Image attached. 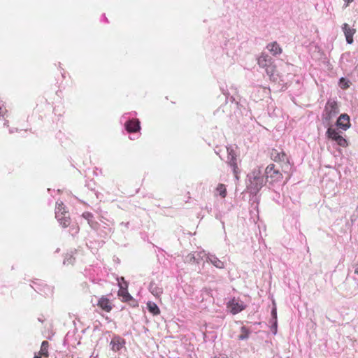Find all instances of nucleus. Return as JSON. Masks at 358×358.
I'll return each instance as SVG.
<instances>
[{"label":"nucleus","mask_w":358,"mask_h":358,"mask_svg":"<svg viewBox=\"0 0 358 358\" xmlns=\"http://www.w3.org/2000/svg\"><path fill=\"white\" fill-rule=\"evenodd\" d=\"M247 178V189L252 194H257L266 183L259 166L254 168L248 174Z\"/></svg>","instance_id":"nucleus-1"},{"label":"nucleus","mask_w":358,"mask_h":358,"mask_svg":"<svg viewBox=\"0 0 358 358\" xmlns=\"http://www.w3.org/2000/svg\"><path fill=\"white\" fill-rule=\"evenodd\" d=\"M339 113L337 102L334 99L327 101L322 114V120L327 126L329 125V122Z\"/></svg>","instance_id":"nucleus-2"},{"label":"nucleus","mask_w":358,"mask_h":358,"mask_svg":"<svg viewBox=\"0 0 358 358\" xmlns=\"http://www.w3.org/2000/svg\"><path fill=\"white\" fill-rule=\"evenodd\" d=\"M55 217L63 227H66L70 224L69 213L65 210V207L62 201L57 202Z\"/></svg>","instance_id":"nucleus-3"},{"label":"nucleus","mask_w":358,"mask_h":358,"mask_svg":"<svg viewBox=\"0 0 358 358\" xmlns=\"http://www.w3.org/2000/svg\"><path fill=\"white\" fill-rule=\"evenodd\" d=\"M326 136L329 139L335 141L339 146L346 148L348 145L347 140L339 134L336 129L331 126L327 128Z\"/></svg>","instance_id":"nucleus-4"},{"label":"nucleus","mask_w":358,"mask_h":358,"mask_svg":"<svg viewBox=\"0 0 358 358\" xmlns=\"http://www.w3.org/2000/svg\"><path fill=\"white\" fill-rule=\"evenodd\" d=\"M198 256H199L201 259L205 258L207 262L210 263L217 268L223 269L225 267L224 262L217 257L215 255L207 253L204 250H202L198 253Z\"/></svg>","instance_id":"nucleus-5"},{"label":"nucleus","mask_w":358,"mask_h":358,"mask_svg":"<svg viewBox=\"0 0 358 358\" xmlns=\"http://www.w3.org/2000/svg\"><path fill=\"white\" fill-rule=\"evenodd\" d=\"M227 162L232 168L233 173L236 180H238L239 169L237 164L236 155L232 148H227Z\"/></svg>","instance_id":"nucleus-6"},{"label":"nucleus","mask_w":358,"mask_h":358,"mask_svg":"<svg viewBox=\"0 0 358 358\" xmlns=\"http://www.w3.org/2000/svg\"><path fill=\"white\" fill-rule=\"evenodd\" d=\"M265 174L267 180H270V182L273 183L280 180L282 178V173L279 170L275 169L274 164H269L265 170Z\"/></svg>","instance_id":"nucleus-7"},{"label":"nucleus","mask_w":358,"mask_h":358,"mask_svg":"<svg viewBox=\"0 0 358 358\" xmlns=\"http://www.w3.org/2000/svg\"><path fill=\"white\" fill-rule=\"evenodd\" d=\"M244 303L239 299H233L227 303V308L230 312L235 315L245 309Z\"/></svg>","instance_id":"nucleus-8"},{"label":"nucleus","mask_w":358,"mask_h":358,"mask_svg":"<svg viewBox=\"0 0 358 358\" xmlns=\"http://www.w3.org/2000/svg\"><path fill=\"white\" fill-rule=\"evenodd\" d=\"M336 125L344 131L349 129L350 127L349 115L345 113L341 114L336 121Z\"/></svg>","instance_id":"nucleus-9"},{"label":"nucleus","mask_w":358,"mask_h":358,"mask_svg":"<svg viewBox=\"0 0 358 358\" xmlns=\"http://www.w3.org/2000/svg\"><path fill=\"white\" fill-rule=\"evenodd\" d=\"M342 30L345 34L347 43L348 44H352L353 43V36L355 34L356 30L351 28L347 23H344L342 25Z\"/></svg>","instance_id":"nucleus-10"},{"label":"nucleus","mask_w":358,"mask_h":358,"mask_svg":"<svg viewBox=\"0 0 358 358\" xmlns=\"http://www.w3.org/2000/svg\"><path fill=\"white\" fill-rule=\"evenodd\" d=\"M124 127L126 130L129 132H136L140 130V122L137 119H132L125 122Z\"/></svg>","instance_id":"nucleus-11"},{"label":"nucleus","mask_w":358,"mask_h":358,"mask_svg":"<svg viewBox=\"0 0 358 358\" xmlns=\"http://www.w3.org/2000/svg\"><path fill=\"white\" fill-rule=\"evenodd\" d=\"M271 159L275 162H283L289 163L288 157L286 154L282 151L278 150H273L271 153Z\"/></svg>","instance_id":"nucleus-12"},{"label":"nucleus","mask_w":358,"mask_h":358,"mask_svg":"<svg viewBox=\"0 0 358 358\" xmlns=\"http://www.w3.org/2000/svg\"><path fill=\"white\" fill-rule=\"evenodd\" d=\"M272 63V58L265 53H262V55L257 58V64L261 68L265 69Z\"/></svg>","instance_id":"nucleus-13"},{"label":"nucleus","mask_w":358,"mask_h":358,"mask_svg":"<svg viewBox=\"0 0 358 358\" xmlns=\"http://www.w3.org/2000/svg\"><path fill=\"white\" fill-rule=\"evenodd\" d=\"M266 49L273 56H278L280 55L282 51L279 44L275 41L267 44Z\"/></svg>","instance_id":"nucleus-14"},{"label":"nucleus","mask_w":358,"mask_h":358,"mask_svg":"<svg viewBox=\"0 0 358 358\" xmlns=\"http://www.w3.org/2000/svg\"><path fill=\"white\" fill-rule=\"evenodd\" d=\"M98 306L106 312H109L112 309V306L109 300L107 298L102 297L98 301Z\"/></svg>","instance_id":"nucleus-15"},{"label":"nucleus","mask_w":358,"mask_h":358,"mask_svg":"<svg viewBox=\"0 0 358 358\" xmlns=\"http://www.w3.org/2000/svg\"><path fill=\"white\" fill-rule=\"evenodd\" d=\"M150 292L157 297H159L162 294V288L159 287L155 282H152L149 285Z\"/></svg>","instance_id":"nucleus-16"},{"label":"nucleus","mask_w":358,"mask_h":358,"mask_svg":"<svg viewBox=\"0 0 358 358\" xmlns=\"http://www.w3.org/2000/svg\"><path fill=\"white\" fill-rule=\"evenodd\" d=\"M190 253L185 257V262L188 263H199V259H201L199 256H198V253Z\"/></svg>","instance_id":"nucleus-17"},{"label":"nucleus","mask_w":358,"mask_h":358,"mask_svg":"<svg viewBox=\"0 0 358 358\" xmlns=\"http://www.w3.org/2000/svg\"><path fill=\"white\" fill-rule=\"evenodd\" d=\"M111 349L115 351H119L123 347V343L121 342L119 338H113L110 341Z\"/></svg>","instance_id":"nucleus-18"},{"label":"nucleus","mask_w":358,"mask_h":358,"mask_svg":"<svg viewBox=\"0 0 358 358\" xmlns=\"http://www.w3.org/2000/svg\"><path fill=\"white\" fill-rule=\"evenodd\" d=\"M147 308H148L149 312L152 313L154 315H159L160 313L159 307L154 302L148 301L147 303Z\"/></svg>","instance_id":"nucleus-19"},{"label":"nucleus","mask_w":358,"mask_h":358,"mask_svg":"<svg viewBox=\"0 0 358 358\" xmlns=\"http://www.w3.org/2000/svg\"><path fill=\"white\" fill-rule=\"evenodd\" d=\"M216 194H219L222 198H225L227 196V189L224 185L219 184L216 188Z\"/></svg>","instance_id":"nucleus-20"},{"label":"nucleus","mask_w":358,"mask_h":358,"mask_svg":"<svg viewBox=\"0 0 358 358\" xmlns=\"http://www.w3.org/2000/svg\"><path fill=\"white\" fill-rule=\"evenodd\" d=\"M241 334L238 336V338L240 340H245V339L248 338L249 335H250V331L245 326H243L241 328Z\"/></svg>","instance_id":"nucleus-21"},{"label":"nucleus","mask_w":358,"mask_h":358,"mask_svg":"<svg viewBox=\"0 0 358 358\" xmlns=\"http://www.w3.org/2000/svg\"><path fill=\"white\" fill-rule=\"evenodd\" d=\"M48 345H49V344L47 341H43L42 342L41 346V350H40V354L41 355H43L45 357L48 356Z\"/></svg>","instance_id":"nucleus-22"},{"label":"nucleus","mask_w":358,"mask_h":358,"mask_svg":"<svg viewBox=\"0 0 358 358\" xmlns=\"http://www.w3.org/2000/svg\"><path fill=\"white\" fill-rule=\"evenodd\" d=\"M265 71H266V74L270 77L271 78L272 76H273L274 75V73H275V66L272 64H271L269 66H268L267 67H266L265 69Z\"/></svg>","instance_id":"nucleus-23"},{"label":"nucleus","mask_w":358,"mask_h":358,"mask_svg":"<svg viewBox=\"0 0 358 358\" xmlns=\"http://www.w3.org/2000/svg\"><path fill=\"white\" fill-rule=\"evenodd\" d=\"M339 85L342 89H347L349 87V81L344 78H341L339 80Z\"/></svg>","instance_id":"nucleus-24"},{"label":"nucleus","mask_w":358,"mask_h":358,"mask_svg":"<svg viewBox=\"0 0 358 358\" xmlns=\"http://www.w3.org/2000/svg\"><path fill=\"white\" fill-rule=\"evenodd\" d=\"M7 110L3 104L0 103V118L6 119L7 117Z\"/></svg>","instance_id":"nucleus-25"},{"label":"nucleus","mask_w":358,"mask_h":358,"mask_svg":"<svg viewBox=\"0 0 358 358\" xmlns=\"http://www.w3.org/2000/svg\"><path fill=\"white\" fill-rule=\"evenodd\" d=\"M73 261H74V259L73 258L72 255H67L64 259L63 264L64 265H69V264H73Z\"/></svg>","instance_id":"nucleus-26"},{"label":"nucleus","mask_w":358,"mask_h":358,"mask_svg":"<svg viewBox=\"0 0 358 358\" xmlns=\"http://www.w3.org/2000/svg\"><path fill=\"white\" fill-rule=\"evenodd\" d=\"M83 217L88 220L89 224H90V220L93 217V215L92 213L89 212H85L83 214Z\"/></svg>","instance_id":"nucleus-27"},{"label":"nucleus","mask_w":358,"mask_h":358,"mask_svg":"<svg viewBox=\"0 0 358 358\" xmlns=\"http://www.w3.org/2000/svg\"><path fill=\"white\" fill-rule=\"evenodd\" d=\"M120 289H121V292H122V294L123 295L124 294V292L125 291V293L126 294L124 295L126 297H131L130 295L129 294V293L127 292V283L125 282V287H124L122 285H120Z\"/></svg>","instance_id":"nucleus-28"},{"label":"nucleus","mask_w":358,"mask_h":358,"mask_svg":"<svg viewBox=\"0 0 358 358\" xmlns=\"http://www.w3.org/2000/svg\"><path fill=\"white\" fill-rule=\"evenodd\" d=\"M271 315H272V319L273 320H277V311H276V308H273L272 310H271Z\"/></svg>","instance_id":"nucleus-29"},{"label":"nucleus","mask_w":358,"mask_h":358,"mask_svg":"<svg viewBox=\"0 0 358 358\" xmlns=\"http://www.w3.org/2000/svg\"><path fill=\"white\" fill-rule=\"evenodd\" d=\"M271 330L273 332L274 334L277 332V320H273V324L271 327Z\"/></svg>","instance_id":"nucleus-30"},{"label":"nucleus","mask_w":358,"mask_h":358,"mask_svg":"<svg viewBox=\"0 0 358 358\" xmlns=\"http://www.w3.org/2000/svg\"><path fill=\"white\" fill-rule=\"evenodd\" d=\"M8 120H6V121L4 122L3 125H4V126H6V127H8Z\"/></svg>","instance_id":"nucleus-31"},{"label":"nucleus","mask_w":358,"mask_h":358,"mask_svg":"<svg viewBox=\"0 0 358 358\" xmlns=\"http://www.w3.org/2000/svg\"><path fill=\"white\" fill-rule=\"evenodd\" d=\"M10 134L13 133V130L10 129Z\"/></svg>","instance_id":"nucleus-32"},{"label":"nucleus","mask_w":358,"mask_h":358,"mask_svg":"<svg viewBox=\"0 0 358 358\" xmlns=\"http://www.w3.org/2000/svg\"><path fill=\"white\" fill-rule=\"evenodd\" d=\"M34 358H41V357L35 356Z\"/></svg>","instance_id":"nucleus-33"},{"label":"nucleus","mask_w":358,"mask_h":358,"mask_svg":"<svg viewBox=\"0 0 358 358\" xmlns=\"http://www.w3.org/2000/svg\"><path fill=\"white\" fill-rule=\"evenodd\" d=\"M353 0H348V2H352Z\"/></svg>","instance_id":"nucleus-34"},{"label":"nucleus","mask_w":358,"mask_h":358,"mask_svg":"<svg viewBox=\"0 0 358 358\" xmlns=\"http://www.w3.org/2000/svg\"><path fill=\"white\" fill-rule=\"evenodd\" d=\"M95 358H96V357H95Z\"/></svg>","instance_id":"nucleus-35"}]
</instances>
